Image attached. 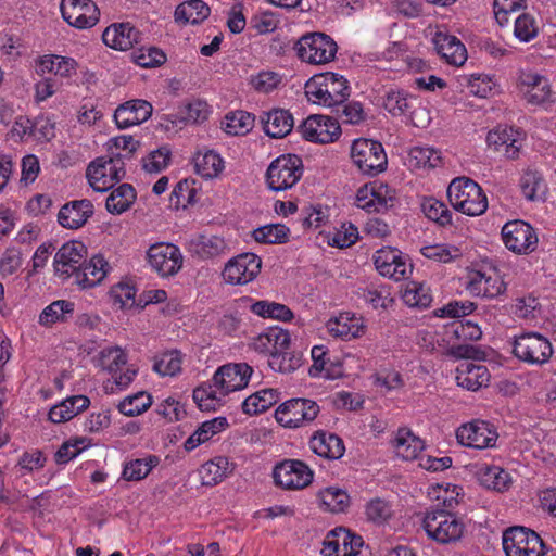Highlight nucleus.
<instances>
[{
    "mask_svg": "<svg viewBox=\"0 0 556 556\" xmlns=\"http://www.w3.org/2000/svg\"><path fill=\"white\" fill-rule=\"evenodd\" d=\"M160 464L156 455H147L143 458L131 459L124 464L122 476L126 481H140Z\"/></svg>",
    "mask_w": 556,
    "mask_h": 556,
    "instance_id": "338daca9",
    "label": "nucleus"
},
{
    "mask_svg": "<svg viewBox=\"0 0 556 556\" xmlns=\"http://www.w3.org/2000/svg\"><path fill=\"white\" fill-rule=\"evenodd\" d=\"M464 286L470 295L490 300L503 295L507 290L502 273L492 265L481 268L468 267Z\"/></svg>",
    "mask_w": 556,
    "mask_h": 556,
    "instance_id": "6e6552de",
    "label": "nucleus"
},
{
    "mask_svg": "<svg viewBox=\"0 0 556 556\" xmlns=\"http://www.w3.org/2000/svg\"><path fill=\"white\" fill-rule=\"evenodd\" d=\"M111 266L102 254H94L88 261L86 258L74 275V281L81 290H88L101 285L109 273Z\"/></svg>",
    "mask_w": 556,
    "mask_h": 556,
    "instance_id": "c756f323",
    "label": "nucleus"
},
{
    "mask_svg": "<svg viewBox=\"0 0 556 556\" xmlns=\"http://www.w3.org/2000/svg\"><path fill=\"white\" fill-rule=\"evenodd\" d=\"M137 193L129 184H122L113 189L106 198L105 206L111 214L119 215L135 203Z\"/></svg>",
    "mask_w": 556,
    "mask_h": 556,
    "instance_id": "bf43d9fd",
    "label": "nucleus"
},
{
    "mask_svg": "<svg viewBox=\"0 0 556 556\" xmlns=\"http://www.w3.org/2000/svg\"><path fill=\"white\" fill-rule=\"evenodd\" d=\"M519 187L522 195L529 201L542 200L546 192V184L536 170L528 169L523 172Z\"/></svg>",
    "mask_w": 556,
    "mask_h": 556,
    "instance_id": "774afa93",
    "label": "nucleus"
},
{
    "mask_svg": "<svg viewBox=\"0 0 556 556\" xmlns=\"http://www.w3.org/2000/svg\"><path fill=\"white\" fill-rule=\"evenodd\" d=\"M213 113L212 106L204 100L194 99L180 105L175 113L166 114L164 119L174 127L188 124H202Z\"/></svg>",
    "mask_w": 556,
    "mask_h": 556,
    "instance_id": "2f4dec72",
    "label": "nucleus"
},
{
    "mask_svg": "<svg viewBox=\"0 0 556 556\" xmlns=\"http://www.w3.org/2000/svg\"><path fill=\"white\" fill-rule=\"evenodd\" d=\"M34 71L39 77H51L55 81H71L78 75L79 63L76 59L45 53L34 59Z\"/></svg>",
    "mask_w": 556,
    "mask_h": 556,
    "instance_id": "aec40b11",
    "label": "nucleus"
},
{
    "mask_svg": "<svg viewBox=\"0 0 556 556\" xmlns=\"http://www.w3.org/2000/svg\"><path fill=\"white\" fill-rule=\"evenodd\" d=\"M501 239L508 251L518 255L534 252L539 243L535 229L521 219L506 222L501 229Z\"/></svg>",
    "mask_w": 556,
    "mask_h": 556,
    "instance_id": "f3484780",
    "label": "nucleus"
},
{
    "mask_svg": "<svg viewBox=\"0 0 556 556\" xmlns=\"http://www.w3.org/2000/svg\"><path fill=\"white\" fill-rule=\"evenodd\" d=\"M153 404V396L147 391H138L126 395L117 404L118 412L127 417H136L146 413Z\"/></svg>",
    "mask_w": 556,
    "mask_h": 556,
    "instance_id": "e2e57ef3",
    "label": "nucleus"
},
{
    "mask_svg": "<svg viewBox=\"0 0 556 556\" xmlns=\"http://www.w3.org/2000/svg\"><path fill=\"white\" fill-rule=\"evenodd\" d=\"M201 187L194 178L178 181L172 191V201L177 207H188L199 201Z\"/></svg>",
    "mask_w": 556,
    "mask_h": 556,
    "instance_id": "0e129e2a",
    "label": "nucleus"
},
{
    "mask_svg": "<svg viewBox=\"0 0 556 556\" xmlns=\"http://www.w3.org/2000/svg\"><path fill=\"white\" fill-rule=\"evenodd\" d=\"M188 249L201 258H211L225 252L226 242L216 235H195L189 239Z\"/></svg>",
    "mask_w": 556,
    "mask_h": 556,
    "instance_id": "864d4df0",
    "label": "nucleus"
},
{
    "mask_svg": "<svg viewBox=\"0 0 556 556\" xmlns=\"http://www.w3.org/2000/svg\"><path fill=\"white\" fill-rule=\"evenodd\" d=\"M420 526L430 541L442 546L459 543L466 533L464 519L457 514L444 509L426 510Z\"/></svg>",
    "mask_w": 556,
    "mask_h": 556,
    "instance_id": "f03ea898",
    "label": "nucleus"
},
{
    "mask_svg": "<svg viewBox=\"0 0 556 556\" xmlns=\"http://www.w3.org/2000/svg\"><path fill=\"white\" fill-rule=\"evenodd\" d=\"M476 475L482 486L500 493L508 491L514 482L507 470L495 465H482Z\"/></svg>",
    "mask_w": 556,
    "mask_h": 556,
    "instance_id": "09e8293b",
    "label": "nucleus"
},
{
    "mask_svg": "<svg viewBox=\"0 0 556 556\" xmlns=\"http://www.w3.org/2000/svg\"><path fill=\"white\" fill-rule=\"evenodd\" d=\"M352 165L364 176L376 177L388 168V156L381 142L356 138L350 146Z\"/></svg>",
    "mask_w": 556,
    "mask_h": 556,
    "instance_id": "39448f33",
    "label": "nucleus"
},
{
    "mask_svg": "<svg viewBox=\"0 0 556 556\" xmlns=\"http://www.w3.org/2000/svg\"><path fill=\"white\" fill-rule=\"evenodd\" d=\"M153 113L152 104L143 99H131L121 103L113 113V121L121 130L146 123Z\"/></svg>",
    "mask_w": 556,
    "mask_h": 556,
    "instance_id": "cd10ccee",
    "label": "nucleus"
},
{
    "mask_svg": "<svg viewBox=\"0 0 556 556\" xmlns=\"http://www.w3.org/2000/svg\"><path fill=\"white\" fill-rule=\"evenodd\" d=\"M228 427V419L224 416L205 420L189 435L185 441L184 447L188 452L193 451L198 446L208 442L215 435L224 432Z\"/></svg>",
    "mask_w": 556,
    "mask_h": 556,
    "instance_id": "c03bdc74",
    "label": "nucleus"
},
{
    "mask_svg": "<svg viewBox=\"0 0 556 556\" xmlns=\"http://www.w3.org/2000/svg\"><path fill=\"white\" fill-rule=\"evenodd\" d=\"M314 470L303 460L283 459L273 469L274 483L287 491H301L314 481Z\"/></svg>",
    "mask_w": 556,
    "mask_h": 556,
    "instance_id": "4468645a",
    "label": "nucleus"
},
{
    "mask_svg": "<svg viewBox=\"0 0 556 556\" xmlns=\"http://www.w3.org/2000/svg\"><path fill=\"white\" fill-rule=\"evenodd\" d=\"M470 94L478 98H489L500 91V85L494 75L485 73L470 74L465 77Z\"/></svg>",
    "mask_w": 556,
    "mask_h": 556,
    "instance_id": "052dcab7",
    "label": "nucleus"
},
{
    "mask_svg": "<svg viewBox=\"0 0 556 556\" xmlns=\"http://www.w3.org/2000/svg\"><path fill=\"white\" fill-rule=\"evenodd\" d=\"M352 204L367 214H386L400 205V193L390 184L375 179L356 188Z\"/></svg>",
    "mask_w": 556,
    "mask_h": 556,
    "instance_id": "7ed1b4c3",
    "label": "nucleus"
},
{
    "mask_svg": "<svg viewBox=\"0 0 556 556\" xmlns=\"http://www.w3.org/2000/svg\"><path fill=\"white\" fill-rule=\"evenodd\" d=\"M313 364L308 369L312 378L336 379L343 375L342 365L327 366V348L323 344L314 345L311 351Z\"/></svg>",
    "mask_w": 556,
    "mask_h": 556,
    "instance_id": "4d7b16f0",
    "label": "nucleus"
},
{
    "mask_svg": "<svg viewBox=\"0 0 556 556\" xmlns=\"http://www.w3.org/2000/svg\"><path fill=\"white\" fill-rule=\"evenodd\" d=\"M62 18L76 29H90L100 20V10L92 0H61Z\"/></svg>",
    "mask_w": 556,
    "mask_h": 556,
    "instance_id": "5701e85b",
    "label": "nucleus"
},
{
    "mask_svg": "<svg viewBox=\"0 0 556 556\" xmlns=\"http://www.w3.org/2000/svg\"><path fill=\"white\" fill-rule=\"evenodd\" d=\"M307 101L323 108H334L350 96L349 80L341 74L324 72L313 75L304 85Z\"/></svg>",
    "mask_w": 556,
    "mask_h": 556,
    "instance_id": "f257e3e1",
    "label": "nucleus"
},
{
    "mask_svg": "<svg viewBox=\"0 0 556 556\" xmlns=\"http://www.w3.org/2000/svg\"><path fill=\"white\" fill-rule=\"evenodd\" d=\"M240 301L253 315L263 319L289 323L294 317L292 309L282 303L268 300L254 301L250 296H242Z\"/></svg>",
    "mask_w": 556,
    "mask_h": 556,
    "instance_id": "4c0bfd02",
    "label": "nucleus"
},
{
    "mask_svg": "<svg viewBox=\"0 0 556 556\" xmlns=\"http://www.w3.org/2000/svg\"><path fill=\"white\" fill-rule=\"evenodd\" d=\"M317 507L327 514H343L351 506L349 492L337 484L320 488L315 494Z\"/></svg>",
    "mask_w": 556,
    "mask_h": 556,
    "instance_id": "c9c22d12",
    "label": "nucleus"
},
{
    "mask_svg": "<svg viewBox=\"0 0 556 556\" xmlns=\"http://www.w3.org/2000/svg\"><path fill=\"white\" fill-rule=\"evenodd\" d=\"M279 400L280 392L278 389L264 388L244 399L242 412L250 416L258 415L266 412Z\"/></svg>",
    "mask_w": 556,
    "mask_h": 556,
    "instance_id": "5fc2aeb1",
    "label": "nucleus"
},
{
    "mask_svg": "<svg viewBox=\"0 0 556 556\" xmlns=\"http://www.w3.org/2000/svg\"><path fill=\"white\" fill-rule=\"evenodd\" d=\"M291 230L285 224H267L255 228L252 238L263 244H282L289 241Z\"/></svg>",
    "mask_w": 556,
    "mask_h": 556,
    "instance_id": "69168bd1",
    "label": "nucleus"
},
{
    "mask_svg": "<svg viewBox=\"0 0 556 556\" xmlns=\"http://www.w3.org/2000/svg\"><path fill=\"white\" fill-rule=\"evenodd\" d=\"M426 496L435 506L434 509L451 511L460 504L464 491L459 484L442 481L430 484Z\"/></svg>",
    "mask_w": 556,
    "mask_h": 556,
    "instance_id": "f704fd0d",
    "label": "nucleus"
},
{
    "mask_svg": "<svg viewBox=\"0 0 556 556\" xmlns=\"http://www.w3.org/2000/svg\"><path fill=\"white\" fill-rule=\"evenodd\" d=\"M447 200L452 207L470 217L481 216L488 210V197L481 186L465 176L454 178L447 187Z\"/></svg>",
    "mask_w": 556,
    "mask_h": 556,
    "instance_id": "20e7f679",
    "label": "nucleus"
},
{
    "mask_svg": "<svg viewBox=\"0 0 556 556\" xmlns=\"http://www.w3.org/2000/svg\"><path fill=\"white\" fill-rule=\"evenodd\" d=\"M255 124V117L247 111H232L225 115L222 127L227 135L244 136L249 134Z\"/></svg>",
    "mask_w": 556,
    "mask_h": 556,
    "instance_id": "680f3d73",
    "label": "nucleus"
},
{
    "mask_svg": "<svg viewBox=\"0 0 556 556\" xmlns=\"http://www.w3.org/2000/svg\"><path fill=\"white\" fill-rule=\"evenodd\" d=\"M308 446L315 455L330 460L340 459L345 452L341 438L327 431L315 432L309 439Z\"/></svg>",
    "mask_w": 556,
    "mask_h": 556,
    "instance_id": "79ce46f5",
    "label": "nucleus"
},
{
    "mask_svg": "<svg viewBox=\"0 0 556 556\" xmlns=\"http://www.w3.org/2000/svg\"><path fill=\"white\" fill-rule=\"evenodd\" d=\"M523 136L519 129L508 126H497L486 135L489 149L502 153L507 159H517L521 149Z\"/></svg>",
    "mask_w": 556,
    "mask_h": 556,
    "instance_id": "c85d7f7f",
    "label": "nucleus"
},
{
    "mask_svg": "<svg viewBox=\"0 0 556 556\" xmlns=\"http://www.w3.org/2000/svg\"><path fill=\"white\" fill-rule=\"evenodd\" d=\"M320 407L311 399L294 397L279 404L274 417L286 429H298L312 422L319 414Z\"/></svg>",
    "mask_w": 556,
    "mask_h": 556,
    "instance_id": "ddd939ff",
    "label": "nucleus"
},
{
    "mask_svg": "<svg viewBox=\"0 0 556 556\" xmlns=\"http://www.w3.org/2000/svg\"><path fill=\"white\" fill-rule=\"evenodd\" d=\"M253 375V368L247 363H228L219 366L212 376L215 384L227 396L245 389Z\"/></svg>",
    "mask_w": 556,
    "mask_h": 556,
    "instance_id": "b1692460",
    "label": "nucleus"
},
{
    "mask_svg": "<svg viewBox=\"0 0 556 556\" xmlns=\"http://www.w3.org/2000/svg\"><path fill=\"white\" fill-rule=\"evenodd\" d=\"M516 87L521 98L530 105L546 108L555 102L548 77L531 68L517 73Z\"/></svg>",
    "mask_w": 556,
    "mask_h": 556,
    "instance_id": "1a4fd4ad",
    "label": "nucleus"
},
{
    "mask_svg": "<svg viewBox=\"0 0 556 556\" xmlns=\"http://www.w3.org/2000/svg\"><path fill=\"white\" fill-rule=\"evenodd\" d=\"M432 43L438 54L447 64L462 66L467 61V49L456 36L438 29L432 36Z\"/></svg>",
    "mask_w": 556,
    "mask_h": 556,
    "instance_id": "7c9ffc66",
    "label": "nucleus"
},
{
    "mask_svg": "<svg viewBox=\"0 0 556 556\" xmlns=\"http://www.w3.org/2000/svg\"><path fill=\"white\" fill-rule=\"evenodd\" d=\"M455 379L458 387L477 391L489 384L490 372L486 366L467 361L457 366Z\"/></svg>",
    "mask_w": 556,
    "mask_h": 556,
    "instance_id": "a19ab883",
    "label": "nucleus"
},
{
    "mask_svg": "<svg viewBox=\"0 0 556 556\" xmlns=\"http://www.w3.org/2000/svg\"><path fill=\"white\" fill-rule=\"evenodd\" d=\"M75 307V303L70 300H55L42 308L38 324L46 329L67 324L74 316Z\"/></svg>",
    "mask_w": 556,
    "mask_h": 556,
    "instance_id": "37998d69",
    "label": "nucleus"
},
{
    "mask_svg": "<svg viewBox=\"0 0 556 556\" xmlns=\"http://www.w3.org/2000/svg\"><path fill=\"white\" fill-rule=\"evenodd\" d=\"M363 545L364 541L359 535L338 527L326 534L320 553L323 556H356Z\"/></svg>",
    "mask_w": 556,
    "mask_h": 556,
    "instance_id": "393cba45",
    "label": "nucleus"
},
{
    "mask_svg": "<svg viewBox=\"0 0 556 556\" xmlns=\"http://www.w3.org/2000/svg\"><path fill=\"white\" fill-rule=\"evenodd\" d=\"M300 136L307 142L330 144L337 142L342 129L338 119L326 114H311L298 127Z\"/></svg>",
    "mask_w": 556,
    "mask_h": 556,
    "instance_id": "2eb2a0df",
    "label": "nucleus"
},
{
    "mask_svg": "<svg viewBox=\"0 0 556 556\" xmlns=\"http://www.w3.org/2000/svg\"><path fill=\"white\" fill-rule=\"evenodd\" d=\"M92 214L93 205L89 200L72 201L60 208L58 222L63 228L79 229Z\"/></svg>",
    "mask_w": 556,
    "mask_h": 556,
    "instance_id": "ea45409f",
    "label": "nucleus"
},
{
    "mask_svg": "<svg viewBox=\"0 0 556 556\" xmlns=\"http://www.w3.org/2000/svg\"><path fill=\"white\" fill-rule=\"evenodd\" d=\"M294 52L303 63L317 66L327 65L334 61L338 45L325 33H306L295 42Z\"/></svg>",
    "mask_w": 556,
    "mask_h": 556,
    "instance_id": "0eeeda50",
    "label": "nucleus"
},
{
    "mask_svg": "<svg viewBox=\"0 0 556 556\" xmlns=\"http://www.w3.org/2000/svg\"><path fill=\"white\" fill-rule=\"evenodd\" d=\"M553 346L547 338L538 332H523L515 337L513 353L529 365H543L553 355Z\"/></svg>",
    "mask_w": 556,
    "mask_h": 556,
    "instance_id": "a211bd4d",
    "label": "nucleus"
},
{
    "mask_svg": "<svg viewBox=\"0 0 556 556\" xmlns=\"http://www.w3.org/2000/svg\"><path fill=\"white\" fill-rule=\"evenodd\" d=\"M502 545L506 556H544L545 545L534 531L511 527L504 531Z\"/></svg>",
    "mask_w": 556,
    "mask_h": 556,
    "instance_id": "dca6fc26",
    "label": "nucleus"
},
{
    "mask_svg": "<svg viewBox=\"0 0 556 556\" xmlns=\"http://www.w3.org/2000/svg\"><path fill=\"white\" fill-rule=\"evenodd\" d=\"M210 14L211 9L203 0H187L176 7L174 20L180 25H198Z\"/></svg>",
    "mask_w": 556,
    "mask_h": 556,
    "instance_id": "8fccbe9b",
    "label": "nucleus"
},
{
    "mask_svg": "<svg viewBox=\"0 0 556 556\" xmlns=\"http://www.w3.org/2000/svg\"><path fill=\"white\" fill-rule=\"evenodd\" d=\"M253 349L260 353L274 357L289 350L291 334L280 327H269L256 336L252 342Z\"/></svg>",
    "mask_w": 556,
    "mask_h": 556,
    "instance_id": "473e14b6",
    "label": "nucleus"
},
{
    "mask_svg": "<svg viewBox=\"0 0 556 556\" xmlns=\"http://www.w3.org/2000/svg\"><path fill=\"white\" fill-rule=\"evenodd\" d=\"M191 163L194 173L206 181L220 178L226 169L225 159L213 149L198 150Z\"/></svg>",
    "mask_w": 556,
    "mask_h": 556,
    "instance_id": "72a5a7b5",
    "label": "nucleus"
},
{
    "mask_svg": "<svg viewBox=\"0 0 556 556\" xmlns=\"http://www.w3.org/2000/svg\"><path fill=\"white\" fill-rule=\"evenodd\" d=\"M325 329L331 338L352 341L364 338L368 331V325L363 315L352 311H341L326 320Z\"/></svg>",
    "mask_w": 556,
    "mask_h": 556,
    "instance_id": "412c9836",
    "label": "nucleus"
},
{
    "mask_svg": "<svg viewBox=\"0 0 556 556\" xmlns=\"http://www.w3.org/2000/svg\"><path fill=\"white\" fill-rule=\"evenodd\" d=\"M263 129L271 138H282L290 134L293 128L292 114L282 109H276L267 112L262 117Z\"/></svg>",
    "mask_w": 556,
    "mask_h": 556,
    "instance_id": "603ef678",
    "label": "nucleus"
},
{
    "mask_svg": "<svg viewBox=\"0 0 556 556\" xmlns=\"http://www.w3.org/2000/svg\"><path fill=\"white\" fill-rule=\"evenodd\" d=\"M193 401L202 412H215L226 404L227 395L215 384L213 379L193 390Z\"/></svg>",
    "mask_w": 556,
    "mask_h": 556,
    "instance_id": "de8ad7c7",
    "label": "nucleus"
},
{
    "mask_svg": "<svg viewBox=\"0 0 556 556\" xmlns=\"http://www.w3.org/2000/svg\"><path fill=\"white\" fill-rule=\"evenodd\" d=\"M146 262L159 277L170 278L182 269L185 256L178 245L159 241L146 250Z\"/></svg>",
    "mask_w": 556,
    "mask_h": 556,
    "instance_id": "9d476101",
    "label": "nucleus"
},
{
    "mask_svg": "<svg viewBox=\"0 0 556 556\" xmlns=\"http://www.w3.org/2000/svg\"><path fill=\"white\" fill-rule=\"evenodd\" d=\"M442 163L441 152L430 146H415L407 151L405 165L410 170H430Z\"/></svg>",
    "mask_w": 556,
    "mask_h": 556,
    "instance_id": "49530a36",
    "label": "nucleus"
},
{
    "mask_svg": "<svg viewBox=\"0 0 556 556\" xmlns=\"http://www.w3.org/2000/svg\"><path fill=\"white\" fill-rule=\"evenodd\" d=\"M420 253L432 263L450 264L458 261L463 256V249L457 244L438 242L421 247Z\"/></svg>",
    "mask_w": 556,
    "mask_h": 556,
    "instance_id": "6e6d98bb",
    "label": "nucleus"
},
{
    "mask_svg": "<svg viewBox=\"0 0 556 556\" xmlns=\"http://www.w3.org/2000/svg\"><path fill=\"white\" fill-rule=\"evenodd\" d=\"M371 260L380 276L395 282L407 280L414 270L409 256L394 247L384 245L378 249Z\"/></svg>",
    "mask_w": 556,
    "mask_h": 556,
    "instance_id": "f8f14e48",
    "label": "nucleus"
},
{
    "mask_svg": "<svg viewBox=\"0 0 556 556\" xmlns=\"http://www.w3.org/2000/svg\"><path fill=\"white\" fill-rule=\"evenodd\" d=\"M139 31L129 23H114L103 34V43L117 51H127L138 42Z\"/></svg>",
    "mask_w": 556,
    "mask_h": 556,
    "instance_id": "58836bf2",
    "label": "nucleus"
},
{
    "mask_svg": "<svg viewBox=\"0 0 556 556\" xmlns=\"http://www.w3.org/2000/svg\"><path fill=\"white\" fill-rule=\"evenodd\" d=\"M459 445L473 450H486L496 446L498 433L489 421L473 419L462 424L455 431Z\"/></svg>",
    "mask_w": 556,
    "mask_h": 556,
    "instance_id": "6ab92c4d",
    "label": "nucleus"
},
{
    "mask_svg": "<svg viewBox=\"0 0 556 556\" xmlns=\"http://www.w3.org/2000/svg\"><path fill=\"white\" fill-rule=\"evenodd\" d=\"M122 177V167L113 157H98L87 168L90 187L97 192L111 189Z\"/></svg>",
    "mask_w": 556,
    "mask_h": 556,
    "instance_id": "bb28decb",
    "label": "nucleus"
},
{
    "mask_svg": "<svg viewBox=\"0 0 556 556\" xmlns=\"http://www.w3.org/2000/svg\"><path fill=\"white\" fill-rule=\"evenodd\" d=\"M93 363L97 368L111 375L118 391L128 389L138 376V368L135 365H129L123 370L128 363V354L118 345H110L100 350Z\"/></svg>",
    "mask_w": 556,
    "mask_h": 556,
    "instance_id": "423d86ee",
    "label": "nucleus"
},
{
    "mask_svg": "<svg viewBox=\"0 0 556 556\" xmlns=\"http://www.w3.org/2000/svg\"><path fill=\"white\" fill-rule=\"evenodd\" d=\"M401 300L410 308L424 309L432 303L430 287L424 281H407L401 290Z\"/></svg>",
    "mask_w": 556,
    "mask_h": 556,
    "instance_id": "3c124183",
    "label": "nucleus"
},
{
    "mask_svg": "<svg viewBox=\"0 0 556 556\" xmlns=\"http://www.w3.org/2000/svg\"><path fill=\"white\" fill-rule=\"evenodd\" d=\"M304 166L296 154H281L269 164L266 170V184L273 191L293 188L302 178Z\"/></svg>",
    "mask_w": 556,
    "mask_h": 556,
    "instance_id": "9b49d317",
    "label": "nucleus"
},
{
    "mask_svg": "<svg viewBox=\"0 0 556 556\" xmlns=\"http://www.w3.org/2000/svg\"><path fill=\"white\" fill-rule=\"evenodd\" d=\"M392 447L396 457L413 462L426 448V442L407 427L399 428L392 439Z\"/></svg>",
    "mask_w": 556,
    "mask_h": 556,
    "instance_id": "e433bc0d",
    "label": "nucleus"
},
{
    "mask_svg": "<svg viewBox=\"0 0 556 556\" xmlns=\"http://www.w3.org/2000/svg\"><path fill=\"white\" fill-rule=\"evenodd\" d=\"M90 405V400L86 395L68 396L53 405L48 414V418L53 424L70 421Z\"/></svg>",
    "mask_w": 556,
    "mask_h": 556,
    "instance_id": "a18cd8bd",
    "label": "nucleus"
},
{
    "mask_svg": "<svg viewBox=\"0 0 556 556\" xmlns=\"http://www.w3.org/2000/svg\"><path fill=\"white\" fill-rule=\"evenodd\" d=\"M262 260L254 253H241L230 258L222 271L224 281L231 286H244L260 275Z\"/></svg>",
    "mask_w": 556,
    "mask_h": 556,
    "instance_id": "4be33fe9",
    "label": "nucleus"
},
{
    "mask_svg": "<svg viewBox=\"0 0 556 556\" xmlns=\"http://www.w3.org/2000/svg\"><path fill=\"white\" fill-rule=\"evenodd\" d=\"M87 247L80 240H70L56 251L53 260L55 274L67 279L74 277L84 260L87 257Z\"/></svg>",
    "mask_w": 556,
    "mask_h": 556,
    "instance_id": "a878e982",
    "label": "nucleus"
},
{
    "mask_svg": "<svg viewBox=\"0 0 556 556\" xmlns=\"http://www.w3.org/2000/svg\"><path fill=\"white\" fill-rule=\"evenodd\" d=\"M232 467L227 457L217 456L201 466L199 475L204 485H216L222 482Z\"/></svg>",
    "mask_w": 556,
    "mask_h": 556,
    "instance_id": "13d9d810",
    "label": "nucleus"
}]
</instances>
